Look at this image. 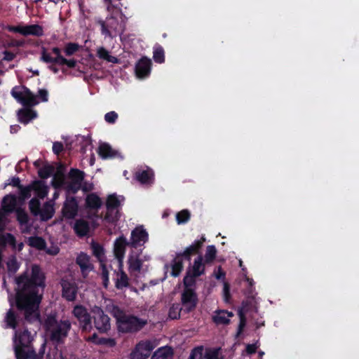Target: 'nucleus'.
I'll list each match as a JSON object with an SVG mask.
<instances>
[{"label":"nucleus","instance_id":"f257e3e1","mask_svg":"<svg viewBox=\"0 0 359 359\" xmlns=\"http://www.w3.org/2000/svg\"><path fill=\"white\" fill-rule=\"evenodd\" d=\"M44 275L38 266H32L31 272L26 271L16 279V304L29 321L39 319V306L41 300L39 287L44 286Z\"/></svg>","mask_w":359,"mask_h":359},{"label":"nucleus","instance_id":"f03ea898","mask_svg":"<svg viewBox=\"0 0 359 359\" xmlns=\"http://www.w3.org/2000/svg\"><path fill=\"white\" fill-rule=\"evenodd\" d=\"M44 326L51 340L60 342L67 337L71 328V323L67 320L58 322L56 320L55 315L51 314L48 316L45 320Z\"/></svg>","mask_w":359,"mask_h":359},{"label":"nucleus","instance_id":"7ed1b4c3","mask_svg":"<svg viewBox=\"0 0 359 359\" xmlns=\"http://www.w3.org/2000/svg\"><path fill=\"white\" fill-rule=\"evenodd\" d=\"M118 330L122 332H137L147 325V320L134 316L120 314L116 316Z\"/></svg>","mask_w":359,"mask_h":359},{"label":"nucleus","instance_id":"20e7f679","mask_svg":"<svg viewBox=\"0 0 359 359\" xmlns=\"http://www.w3.org/2000/svg\"><path fill=\"white\" fill-rule=\"evenodd\" d=\"M31 212L36 217H39L43 221H46L53 217L55 209L53 201L45 203L41 208V203L36 197L32 198L29 203Z\"/></svg>","mask_w":359,"mask_h":359},{"label":"nucleus","instance_id":"39448f33","mask_svg":"<svg viewBox=\"0 0 359 359\" xmlns=\"http://www.w3.org/2000/svg\"><path fill=\"white\" fill-rule=\"evenodd\" d=\"M124 198L121 196H117L115 194H110L107 199V212L104 219L109 222L114 223L119 218L118 208L121 205Z\"/></svg>","mask_w":359,"mask_h":359},{"label":"nucleus","instance_id":"423d86ee","mask_svg":"<svg viewBox=\"0 0 359 359\" xmlns=\"http://www.w3.org/2000/svg\"><path fill=\"white\" fill-rule=\"evenodd\" d=\"M32 341L30 332L24 330L22 333L15 332L14 346L15 355L18 359H27V352L25 350Z\"/></svg>","mask_w":359,"mask_h":359},{"label":"nucleus","instance_id":"0eeeda50","mask_svg":"<svg viewBox=\"0 0 359 359\" xmlns=\"http://www.w3.org/2000/svg\"><path fill=\"white\" fill-rule=\"evenodd\" d=\"M12 96L25 106H34L39 103L35 96L29 89L24 86H15L11 90Z\"/></svg>","mask_w":359,"mask_h":359},{"label":"nucleus","instance_id":"6e6552de","mask_svg":"<svg viewBox=\"0 0 359 359\" xmlns=\"http://www.w3.org/2000/svg\"><path fill=\"white\" fill-rule=\"evenodd\" d=\"M157 346L155 340H145L140 341L130 353L131 359H146L154 348Z\"/></svg>","mask_w":359,"mask_h":359},{"label":"nucleus","instance_id":"1a4fd4ad","mask_svg":"<svg viewBox=\"0 0 359 359\" xmlns=\"http://www.w3.org/2000/svg\"><path fill=\"white\" fill-rule=\"evenodd\" d=\"M142 250L130 249L128 257V270L130 273L140 272L142 263L150 259L149 255H144L143 259L140 258Z\"/></svg>","mask_w":359,"mask_h":359},{"label":"nucleus","instance_id":"9d476101","mask_svg":"<svg viewBox=\"0 0 359 359\" xmlns=\"http://www.w3.org/2000/svg\"><path fill=\"white\" fill-rule=\"evenodd\" d=\"M148 239L149 235L147 231L141 226H137L131 232L129 248L139 250L138 248L144 245Z\"/></svg>","mask_w":359,"mask_h":359},{"label":"nucleus","instance_id":"9b49d317","mask_svg":"<svg viewBox=\"0 0 359 359\" xmlns=\"http://www.w3.org/2000/svg\"><path fill=\"white\" fill-rule=\"evenodd\" d=\"M198 299L196 292L192 288H187L181 294V303L183 311L189 313L193 311L197 304Z\"/></svg>","mask_w":359,"mask_h":359},{"label":"nucleus","instance_id":"f8f14e48","mask_svg":"<svg viewBox=\"0 0 359 359\" xmlns=\"http://www.w3.org/2000/svg\"><path fill=\"white\" fill-rule=\"evenodd\" d=\"M92 313L95 326L100 332H105L110 329L109 318L100 308L95 306L92 309Z\"/></svg>","mask_w":359,"mask_h":359},{"label":"nucleus","instance_id":"ddd939ff","mask_svg":"<svg viewBox=\"0 0 359 359\" xmlns=\"http://www.w3.org/2000/svg\"><path fill=\"white\" fill-rule=\"evenodd\" d=\"M126 247L129 248V241H128L126 238L123 236H120L114 241V253L121 267L123 266V259Z\"/></svg>","mask_w":359,"mask_h":359},{"label":"nucleus","instance_id":"4468645a","mask_svg":"<svg viewBox=\"0 0 359 359\" xmlns=\"http://www.w3.org/2000/svg\"><path fill=\"white\" fill-rule=\"evenodd\" d=\"M83 179V173L78 170L72 169L69 174L67 178V184L66 189L68 191L75 193L81 186Z\"/></svg>","mask_w":359,"mask_h":359},{"label":"nucleus","instance_id":"2eb2a0df","mask_svg":"<svg viewBox=\"0 0 359 359\" xmlns=\"http://www.w3.org/2000/svg\"><path fill=\"white\" fill-rule=\"evenodd\" d=\"M91 248L93 250V255L99 259L100 262L101 267H102V277L103 279V285L105 287L108 286L109 280V271L106 267V266L103 264V258H104V250L103 248L97 243H93L91 244Z\"/></svg>","mask_w":359,"mask_h":359},{"label":"nucleus","instance_id":"dca6fc26","mask_svg":"<svg viewBox=\"0 0 359 359\" xmlns=\"http://www.w3.org/2000/svg\"><path fill=\"white\" fill-rule=\"evenodd\" d=\"M73 314L79 320L83 330H86L90 327V316L83 306H76Z\"/></svg>","mask_w":359,"mask_h":359},{"label":"nucleus","instance_id":"f3484780","mask_svg":"<svg viewBox=\"0 0 359 359\" xmlns=\"http://www.w3.org/2000/svg\"><path fill=\"white\" fill-rule=\"evenodd\" d=\"M151 60L147 57H142L139 60L135 67L137 76L140 79L147 77L151 71Z\"/></svg>","mask_w":359,"mask_h":359},{"label":"nucleus","instance_id":"a211bd4d","mask_svg":"<svg viewBox=\"0 0 359 359\" xmlns=\"http://www.w3.org/2000/svg\"><path fill=\"white\" fill-rule=\"evenodd\" d=\"M76 263L80 266L81 272L84 276L93 269V266L90 261L88 255L81 252L76 257Z\"/></svg>","mask_w":359,"mask_h":359},{"label":"nucleus","instance_id":"6ab92c4d","mask_svg":"<svg viewBox=\"0 0 359 359\" xmlns=\"http://www.w3.org/2000/svg\"><path fill=\"white\" fill-rule=\"evenodd\" d=\"M62 295L68 301H73L76 297V287L74 283L66 280L62 281Z\"/></svg>","mask_w":359,"mask_h":359},{"label":"nucleus","instance_id":"aec40b11","mask_svg":"<svg viewBox=\"0 0 359 359\" xmlns=\"http://www.w3.org/2000/svg\"><path fill=\"white\" fill-rule=\"evenodd\" d=\"M77 210L78 205L76 200L74 198H67L63 207L64 216L69 219L74 218Z\"/></svg>","mask_w":359,"mask_h":359},{"label":"nucleus","instance_id":"412c9836","mask_svg":"<svg viewBox=\"0 0 359 359\" xmlns=\"http://www.w3.org/2000/svg\"><path fill=\"white\" fill-rule=\"evenodd\" d=\"M67 184V179L65 178L63 168L60 166L57 168L56 171L53 173V177L52 180V185L55 187H64L66 189Z\"/></svg>","mask_w":359,"mask_h":359},{"label":"nucleus","instance_id":"4be33fe9","mask_svg":"<svg viewBox=\"0 0 359 359\" xmlns=\"http://www.w3.org/2000/svg\"><path fill=\"white\" fill-rule=\"evenodd\" d=\"M34 195L41 199L44 198L48 194V187L43 182L36 181L31 184Z\"/></svg>","mask_w":359,"mask_h":359},{"label":"nucleus","instance_id":"5701e85b","mask_svg":"<svg viewBox=\"0 0 359 359\" xmlns=\"http://www.w3.org/2000/svg\"><path fill=\"white\" fill-rule=\"evenodd\" d=\"M233 316L232 312L224 310L216 311L213 316V320L217 325H226L230 322V318Z\"/></svg>","mask_w":359,"mask_h":359},{"label":"nucleus","instance_id":"b1692460","mask_svg":"<svg viewBox=\"0 0 359 359\" xmlns=\"http://www.w3.org/2000/svg\"><path fill=\"white\" fill-rule=\"evenodd\" d=\"M18 116L20 122L27 124L31 120L35 118L37 114L35 111L31 109L25 108L19 110Z\"/></svg>","mask_w":359,"mask_h":359},{"label":"nucleus","instance_id":"393cba45","mask_svg":"<svg viewBox=\"0 0 359 359\" xmlns=\"http://www.w3.org/2000/svg\"><path fill=\"white\" fill-rule=\"evenodd\" d=\"M136 179L142 184H149L152 183L154 173L151 169L137 171L135 174Z\"/></svg>","mask_w":359,"mask_h":359},{"label":"nucleus","instance_id":"a878e982","mask_svg":"<svg viewBox=\"0 0 359 359\" xmlns=\"http://www.w3.org/2000/svg\"><path fill=\"white\" fill-rule=\"evenodd\" d=\"M129 285V279L127 274L123 271V266L118 265V271L116 273V287L118 289H122L128 287Z\"/></svg>","mask_w":359,"mask_h":359},{"label":"nucleus","instance_id":"bb28decb","mask_svg":"<svg viewBox=\"0 0 359 359\" xmlns=\"http://www.w3.org/2000/svg\"><path fill=\"white\" fill-rule=\"evenodd\" d=\"M16 206V197L13 195L6 196L2 201V208L0 210H5L6 212L11 213Z\"/></svg>","mask_w":359,"mask_h":359},{"label":"nucleus","instance_id":"cd10ccee","mask_svg":"<svg viewBox=\"0 0 359 359\" xmlns=\"http://www.w3.org/2000/svg\"><path fill=\"white\" fill-rule=\"evenodd\" d=\"M98 154L102 158H108L115 157L117 152L109 144L102 143L99 146Z\"/></svg>","mask_w":359,"mask_h":359},{"label":"nucleus","instance_id":"c85d7f7f","mask_svg":"<svg viewBox=\"0 0 359 359\" xmlns=\"http://www.w3.org/2000/svg\"><path fill=\"white\" fill-rule=\"evenodd\" d=\"M172 356V349L170 347L164 346L155 351L151 356V359H171Z\"/></svg>","mask_w":359,"mask_h":359},{"label":"nucleus","instance_id":"c756f323","mask_svg":"<svg viewBox=\"0 0 359 359\" xmlns=\"http://www.w3.org/2000/svg\"><path fill=\"white\" fill-rule=\"evenodd\" d=\"M87 207L90 209L97 210L101 207L102 201L95 194H88L86 199Z\"/></svg>","mask_w":359,"mask_h":359},{"label":"nucleus","instance_id":"7c9ffc66","mask_svg":"<svg viewBox=\"0 0 359 359\" xmlns=\"http://www.w3.org/2000/svg\"><path fill=\"white\" fill-rule=\"evenodd\" d=\"M171 275L172 276H177L183 269V259L182 255H177L172 262L171 265Z\"/></svg>","mask_w":359,"mask_h":359},{"label":"nucleus","instance_id":"2f4dec72","mask_svg":"<svg viewBox=\"0 0 359 359\" xmlns=\"http://www.w3.org/2000/svg\"><path fill=\"white\" fill-rule=\"evenodd\" d=\"M97 55L99 58L106 60L108 62L118 63V60L110 55L109 52L103 47H99L97 49Z\"/></svg>","mask_w":359,"mask_h":359},{"label":"nucleus","instance_id":"473e14b6","mask_svg":"<svg viewBox=\"0 0 359 359\" xmlns=\"http://www.w3.org/2000/svg\"><path fill=\"white\" fill-rule=\"evenodd\" d=\"M24 36L33 35V36H42L43 28L38 25H24Z\"/></svg>","mask_w":359,"mask_h":359},{"label":"nucleus","instance_id":"72a5a7b5","mask_svg":"<svg viewBox=\"0 0 359 359\" xmlns=\"http://www.w3.org/2000/svg\"><path fill=\"white\" fill-rule=\"evenodd\" d=\"M74 230L78 235L85 236L89 231L88 224L83 219L77 220L74 224Z\"/></svg>","mask_w":359,"mask_h":359},{"label":"nucleus","instance_id":"f704fd0d","mask_svg":"<svg viewBox=\"0 0 359 359\" xmlns=\"http://www.w3.org/2000/svg\"><path fill=\"white\" fill-rule=\"evenodd\" d=\"M89 340L97 344H103L109 347H113L116 345V341L111 338H98L96 334H93L89 337Z\"/></svg>","mask_w":359,"mask_h":359},{"label":"nucleus","instance_id":"c9c22d12","mask_svg":"<svg viewBox=\"0 0 359 359\" xmlns=\"http://www.w3.org/2000/svg\"><path fill=\"white\" fill-rule=\"evenodd\" d=\"M203 271L204 265L202 263V257H198L197 259H195L194 265L192 266V269L190 272L194 274V276H199L203 273Z\"/></svg>","mask_w":359,"mask_h":359},{"label":"nucleus","instance_id":"e433bc0d","mask_svg":"<svg viewBox=\"0 0 359 359\" xmlns=\"http://www.w3.org/2000/svg\"><path fill=\"white\" fill-rule=\"evenodd\" d=\"M9 244L15 248V240L11 233L4 234L0 233V248H3L6 245Z\"/></svg>","mask_w":359,"mask_h":359},{"label":"nucleus","instance_id":"4c0bfd02","mask_svg":"<svg viewBox=\"0 0 359 359\" xmlns=\"http://www.w3.org/2000/svg\"><path fill=\"white\" fill-rule=\"evenodd\" d=\"M205 238L203 236L201 240L196 241L192 245L187 247L183 252V255L189 257L193 252H196L203 245Z\"/></svg>","mask_w":359,"mask_h":359},{"label":"nucleus","instance_id":"58836bf2","mask_svg":"<svg viewBox=\"0 0 359 359\" xmlns=\"http://www.w3.org/2000/svg\"><path fill=\"white\" fill-rule=\"evenodd\" d=\"M28 244L33 247L36 248L38 250L45 249L46 243L45 241L41 237L34 236L30 237L28 238Z\"/></svg>","mask_w":359,"mask_h":359},{"label":"nucleus","instance_id":"ea45409f","mask_svg":"<svg viewBox=\"0 0 359 359\" xmlns=\"http://www.w3.org/2000/svg\"><path fill=\"white\" fill-rule=\"evenodd\" d=\"M39 175L41 178H48L55 172V168L50 164L46 163L39 169Z\"/></svg>","mask_w":359,"mask_h":359},{"label":"nucleus","instance_id":"a19ab883","mask_svg":"<svg viewBox=\"0 0 359 359\" xmlns=\"http://www.w3.org/2000/svg\"><path fill=\"white\" fill-rule=\"evenodd\" d=\"M10 213L6 212L5 210H0V233L6 229H10L8 227L9 223L8 215Z\"/></svg>","mask_w":359,"mask_h":359},{"label":"nucleus","instance_id":"79ce46f5","mask_svg":"<svg viewBox=\"0 0 359 359\" xmlns=\"http://www.w3.org/2000/svg\"><path fill=\"white\" fill-rule=\"evenodd\" d=\"M33 191L32 188H31V184L27 187H19V194L20 199L22 201H25L32 196V192Z\"/></svg>","mask_w":359,"mask_h":359},{"label":"nucleus","instance_id":"37998d69","mask_svg":"<svg viewBox=\"0 0 359 359\" xmlns=\"http://www.w3.org/2000/svg\"><path fill=\"white\" fill-rule=\"evenodd\" d=\"M183 311L182 307H180L179 304H172L168 312V316L171 319H177L180 316V312Z\"/></svg>","mask_w":359,"mask_h":359},{"label":"nucleus","instance_id":"c03bdc74","mask_svg":"<svg viewBox=\"0 0 359 359\" xmlns=\"http://www.w3.org/2000/svg\"><path fill=\"white\" fill-rule=\"evenodd\" d=\"M153 58L158 63H163L164 62V51L162 47L156 46L154 48Z\"/></svg>","mask_w":359,"mask_h":359},{"label":"nucleus","instance_id":"a18cd8bd","mask_svg":"<svg viewBox=\"0 0 359 359\" xmlns=\"http://www.w3.org/2000/svg\"><path fill=\"white\" fill-rule=\"evenodd\" d=\"M189 218L190 213L187 210H182L176 215V219L179 224L186 223L189 221Z\"/></svg>","mask_w":359,"mask_h":359},{"label":"nucleus","instance_id":"49530a36","mask_svg":"<svg viewBox=\"0 0 359 359\" xmlns=\"http://www.w3.org/2000/svg\"><path fill=\"white\" fill-rule=\"evenodd\" d=\"M216 248L214 245H209L207 247L206 252L205 255V262H212L216 256Z\"/></svg>","mask_w":359,"mask_h":359},{"label":"nucleus","instance_id":"de8ad7c7","mask_svg":"<svg viewBox=\"0 0 359 359\" xmlns=\"http://www.w3.org/2000/svg\"><path fill=\"white\" fill-rule=\"evenodd\" d=\"M6 264L8 271L11 273H15L19 268V264L15 257L9 258Z\"/></svg>","mask_w":359,"mask_h":359},{"label":"nucleus","instance_id":"09e8293b","mask_svg":"<svg viewBox=\"0 0 359 359\" xmlns=\"http://www.w3.org/2000/svg\"><path fill=\"white\" fill-rule=\"evenodd\" d=\"M6 323L8 327L11 328H15L16 325V319L13 312L11 310H9L6 313L5 318Z\"/></svg>","mask_w":359,"mask_h":359},{"label":"nucleus","instance_id":"8fccbe9b","mask_svg":"<svg viewBox=\"0 0 359 359\" xmlns=\"http://www.w3.org/2000/svg\"><path fill=\"white\" fill-rule=\"evenodd\" d=\"M79 46L77 43H69L66 45L65 53L66 55L70 56L74 54L79 50Z\"/></svg>","mask_w":359,"mask_h":359},{"label":"nucleus","instance_id":"3c124183","mask_svg":"<svg viewBox=\"0 0 359 359\" xmlns=\"http://www.w3.org/2000/svg\"><path fill=\"white\" fill-rule=\"evenodd\" d=\"M195 277L191 272H188L187 275L184 278V289L192 288L191 287L195 283Z\"/></svg>","mask_w":359,"mask_h":359},{"label":"nucleus","instance_id":"603ef678","mask_svg":"<svg viewBox=\"0 0 359 359\" xmlns=\"http://www.w3.org/2000/svg\"><path fill=\"white\" fill-rule=\"evenodd\" d=\"M41 60L46 63H53L54 57H51L45 48H41Z\"/></svg>","mask_w":359,"mask_h":359},{"label":"nucleus","instance_id":"864d4df0","mask_svg":"<svg viewBox=\"0 0 359 359\" xmlns=\"http://www.w3.org/2000/svg\"><path fill=\"white\" fill-rule=\"evenodd\" d=\"M17 219L21 225L26 224L28 222L27 214L22 210H17Z\"/></svg>","mask_w":359,"mask_h":359},{"label":"nucleus","instance_id":"5fc2aeb1","mask_svg":"<svg viewBox=\"0 0 359 359\" xmlns=\"http://www.w3.org/2000/svg\"><path fill=\"white\" fill-rule=\"evenodd\" d=\"M118 118V114L115 111H110L105 114L104 120L109 123H114Z\"/></svg>","mask_w":359,"mask_h":359},{"label":"nucleus","instance_id":"6e6d98bb","mask_svg":"<svg viewBox=\"0 0 359 359\" xmlns=\"http://www.w3.org/2000/svg\"><path fill=\"white\" fill-rule=\"evenodd\" d=\"M6 29L10 32L20 33L24 36V32H25L24 25H18V26H10L9 25V26L6 27Z\"/></svg>","mask_w":359,"mask_h":359},{"label":"nucleus","instance_id":"4d7b16f0","mask_svg":"<svg viewBox=\"0 0 359 359\" xmlns=\"http://www.w3.org/2000/svg\"><path fill=\"white\" fill-rule=\"evenodd\" d=\"M223 297L226 302H228L230 298L229 285L227 283H224L223 287Z\"/></svg>","mask_w":359,"mask_h":359},{"label":"nucleus","instance_id":"13d9d810","mask_svg":"<svg viewBox=\"0 0 359 359\" xmlns=\"http://www.w3.org/2000/svg\"><path fill=\"white\" fill-rule=\"evenodd\" d=\"M239 316H240V324L238 326V334H240L242 332L243 329L244 328V327L245 325V319L244 315L241 311L239 312Z\"/></svg>","mask_w":359,"mask_h":359},{"label":"nucleus","instance_id":"bf43d9fd","mask_svg":"<svg viewBox=\"0 0 359 359\" xmlns=\"http://www.w3.org/2000/svg\"><path fill=\"white\" fill-rule=\"evenodd\" d=\"M189 359H202V350L200 348L194 349Z\"/></svg>","mask_w":359,"mask_h":359},{"label":"nucleus","instance_id":"052dcab7","mask_svg":"<svg viewBox=\"0 0 359 359\" xmlns=\"http://www.w3.org/2000/svg\"><path fill=\"white\" fill-rule=\"evenodd\" d=\"M39 97L41 98V101L43 102H47L48 101V91L45 89H41L39 90L38 92V95H37Z\"/></svg>","mask_w":359,"mask_h":359},{"label":"nucleus","instance_id":"680f3d73","mask_svg":"<svg viewBox=\"0 0 359 359\" xmlns=\"http://www.w3.org/2000/svg\"><path fill=\"white\" fill-rule=\"evenodd\" d=\"M219 350H213L207 354V359H219Z\"/></svg>","mask_w":359,"mask_h":359},{"label":"nucleus","instance_id":"e2e57ef3","mask_svg":"<svg viewBox=\"0 0 359 359\" xmlns=\"http://www.w3.org/2000/svg\"><path fill=\"white\" fill-rule=\"evenodd\" d=\"M259 345L257 344V343L253 344H248L246 346V351L249 354L254 353H255Z\"/></svg>","mask_w":359,"mask_h":359},{"label":"nucleus","instance_id":"0e129e2a","mask_svg":"<svg viewBox=\"0 0 359 359\" xmlns=\"http://www.w3.org/2000/svg\"><path fill=\"white\" fill-rule=\"evenodd\" d=\"M63 149V145L62 143L56 142L53 143V151L55 154H59Z\"/></svg>","mask_w":359,"mask_h":359},{"label":"nucleus","instance_id":"69168bd1","mask_svg":"<svg viewBox=\"0 0 359 359\" xmlns=\"http://www.w3.org/2000/svg\"><path fill=\"white\" fill-rule=\"evenodd\" d=\"M4 57L3 59L7 61H11L14 59L15 55L13 53H11L10 51L5 50L3 53Z\"/></svg>","mask_w":359,"mask_h":359},{"label":"nucleus","instance_id":"338daca9","mask_svg":"<svg viewBox=\"0 0 359 359\" xmlns=\"http://www.w3.org/2000/svg\"><path fill=\"white\" fill-rule=\"evenodd\" d=\"M46 252L51 255H55L59 252V248L57 245H52L46 249Z\"/></svg>","mask_w":359,"mask_h":359},{"label":"nucleus","instance_id":"774afa93","mask_svg":"<svg viewBox=\"0 0 359 359\" xmlns=\"http://www.w3.org/2000/svg\"><path fill=\"white\" fill-rule=\"evenodd\" d=\"M65 62H66V58H65L62 55L54 57L53 63H55V64H57L60 65H65Z\"/></svg>","mask_w":359,"mask_h":359}]
</instances>
